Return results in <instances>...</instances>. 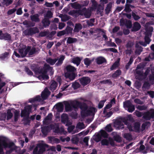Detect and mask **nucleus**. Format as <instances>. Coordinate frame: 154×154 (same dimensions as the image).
<instances>
[{"instance_id": "1", "label": "nucleus", "mask_w": 154, "mask_h": 154, "mask_svg": "<svg viewBox=\"0 0 154 154\" xmlns=\"http://www.w3.org/2000/svg\"><path fill=\"white\" fill-rule=\"evenodd\" d=\"M76 68L71 65H67L64 68L65 76L70 80H73L75 78L76 74L75 73Z\"/></svg>"}, {"instance_id": "2", "label": "nucleus", "mask_w": 154, "mask_h": 154, "mask_svg": "<svg viewBox=\"0 0 154 154\" xmlns=\"http://www.w3.org/2000/svg\"><path fill=\"white\" fill-rule=\"evenodd\" d=\"M0 141L1 142L2 145L5 148H8L10 149L11 151L15 150L16 149V147L14 146V143L13 142H11L9 143H7V139L6 138L3 137L0 139Z\"/></svg>"}, {"instance_id": "3", "label": "nucleus", "mask_w": 154, "mask_h": 154, "mask_svg": "<svg viewBox=\"0 0 154 154\" xmlns=\"http://www.w3.org/2000/svg\"><path fill=\"white\" fill-rule=\"evenodd\" d=\"M142 118L146 120H150L152 119H154V109H151L149 110L144 112L143 113Z\"/></svg>"}, {"instance_id": "4", "label": "nucleus", "mask_w": 154, "mask_h": 154, "mask_svg": "<svg viewBox=\"0 0 154 154\" xmlns=\"http://www.w3.org/2000/svg\"><path fill=\"white\" fill-rule=\"evenodd\" d=\"M39 31L37 27L30 28L27 29L24 31V33L25 35L32 36L34 34L38 33Z\"/></svg>"}, {"instance_id": "5", "label": "nucleus", "mask_w": 154, "mask_h": 154, "mask_svg": "<svg viewBox=\"0 0 154 154\" xmlns=\"http://www.w3.org/2000/svg\"><path fill=\"white\" fill-rule=\"evenodd\" d=\"M124 107L128 108L127 111L130 113H132L135 109V106L132 104L129 101H127L123 102Z\"/></svg>"}, {"instance_id": "6", "label": "nucleus", "mask_w": 154, "mask_h": 154, "mask_svg": "<svg viewBox=\"0 0 154 154\" xmlns=\"http://www.w3.org/2000/svg\"><path fill=\"white\" fill-rule=\"evenodd\" d=\"M54 128V125L50 124L47 126H45L42 128V132L44 135H47L48 132Z\"/></svg>"}, {"instance_id": "7", "label": "nucleus", "mask_w": 154, "mask_h": 154, "mask_svg": "<svg viewBox=\"0 0 154 154\" xmlns=\"http://www.w3.org/2000/svg\"><path fill=\"white\" fill-rule=\"evenodd\" d=\"M81 84L83 86H85L89 84L91 81L90 78L88 76H84L79 79Z\"/></svg>"}, {"instance_id": "8", "label": "nucleus", "mask_w": 154, "mask_h": 154, "mask_svg": "<svg viewBox=\"0 0 154 154\" xmlns=\"http://www.w3.org/2000/svg\"><path fill=\"white\" fill-rule=\"evenodd\" d=\"M68 14L75 18H77L80 15H82V11L80 9L78 10H71L68 12Z\"/></svg>"}, {"instance_id": "9", "label": "nucleus", "mask_w": 154, "mask_h": 154, "mask_svg": "<svg viewBox=\"0 0 154 154\" xmlns=\"http://www.w3.org/2000/svg\"><path fill=\"white\" fill-rule=\"evenodd\" d=\"M51 94V92L47 88H45L44 91L42 92L41 96L43 100H45Z\"/></svg>"}, {"instance_id": "10", "label": "nucleus", "mask_w": 154, "mask_h": 154, "mask_svg": "<svg viewBox=\"0 0 154 154\" xmlns=\"http://www.w3.org/2000/svg\"><path fill=\"white\" fill-rule=\"evenodd\" d=\"M37 146L39 148V154H42L45 151V148L48 147V145L45 144L39 143L37 144Z\"/></svg>"}, {"instance_id": "11", "label": "nucleus", "mask_w": 154, "mask_h": 154, "mask_svg": "<svg viewBox=\"0 0 154 154\" xmlns=\"http://www.w3.org/2000/svg\"><path fill=\"white\" fill-rule=\"evenodd\" d=\"M144 42L140 41L139 42V44L144 47L146 46L147 44H149L151 41V39L149 37L145 36L144 38Z\"/></svg>"}, {"instance_id": "12", "label": "nucleus", "mask_w": 154, "mask_h": 154, "mask_svg": "<svg viewBox=\"0 0 154 154\" xmlns=\"http://www.w3.org/2000/svg\"><path fill=\"white\" fill-rule=\"evenodd\" d=\"M81 10L82 11V15H84L85 17L87 18L90 17L91 16V13L89 11L87 10L86 8H83Z\"/></svg>"}, {"instance_id": "13", "label": "nucleus", "mask_w": 154, "mask_h": 154, "mask_svg": "<svg viewBox=\"0 0 154 154\" xmlns=\"http://www.w3.org/2000/svg\"><path fill=\"white\" fill-rule=\"evenodd\" d=\"M11 35L7 32L3 33L0 37V40H4L5 41H10L11 39Z\"/></svg>"}, {"instance_id": "14", "label": "nucleus", "mask_w": 154, "mask_h": 154, "mask_svg": "<svg viewBox=\"0 0 154 154\" xmlns=\"http://www.w3.org/2000/svg\"><path fill=\"white\" fill-rule=\"evenodd\" d=\"M39 15L38 14H32L30 16L31 20L35 23H38L40 21Z\"/></svg>"}, {"instance_id": "15", "label": "nucleus", "mask_w": 154, "mask_h": 154, "mask_svg": "<svg viewBox=\"0 0 154 154\" xmlns=\"http://www.w3.org/2000/svg\"><path fill=\"white\" fill-rule=\"evenodd\" d=\"M95 61L98 65L104 63H106V60L103 57L100 56L97 57L95 59Z\"/></svg>"}, {"instance_id": "16", "label": "nucleus", "mask_w": 154, "mask_h": 154, "mask_svg": "<svg viewBox=\"0 0 154 154\" xmlns=\"http://www.w3.org/2000/svg\"><path fill=\"white\" fill-rule=\"evenodd\" d=\"M141 27L140 24L138 22H135L133 24V26L131 29L132 32H136L138 31Z\"/></svg>"}, {"instance_id": "17", "label": "nucleus", "mask_w": 154, "mask_h": 154, "mask_svg": "<svg viewBox=\"0 0 154 154\" xmlns=\"http://www.w3.org/2000/svg\"><path fill=\"white\" fill-rule=\"evenodd\" d=\"M42 23L43 26L44 28H46L49 26L51 23L49 19L47 17H45L42 20Z\"/></svg>"}, {"instance_id": "18", "label": "nucleus", "mask_w": 154, "mask_h": 154, "mask_svg": "<svg viewBox=\"0 0 154 154\" xmlns=\"http://www.w3.org/2000/svg\"><path fill=\"white\" fill-rule=\"evenodd\" d=\"M115 125L119 129H123L124 128V125L120 121L117 120L114 122Z\"/></svg>"}, {"instance_id": "19", "label": "nucleus", "mask_w": 154, "mask_h": 154, "mask_svg": "<svg viewBox=\"0 0 154 154\" xmlns=\"http://www.w3.org/2000/svg\"><path fill=\"white\" fill-rule=\"evenodd\" d=\"M97 110L95 108L90 106L88 108V111L87 112V113H88V116L94 115L95 113L97 112Z\"/></svg>"}, {"instance_id": "20", "label": "nucleus", "mask_w": 154, "mask_h": 154, "mask_svg": "<svg viewBox=\"0 0 154 154\" xmlns=\"http://www.w3.org/2000/svg\"><path fill=\"white\" fill-rule=\"evenodd\" d=\"M79 107L81 109V113L82 112L84 113L85 111L88 108V106L85 103L81 102Z\"/></svg>"}, {"instance_id": "21", "label": "nucleus", "mask_w": 154, "mask_h": 154, "mask_svg": "<svg viewBox=\"0 0 154 154\" xmlns=\"http://www.w3.org/2000/svg\"><path fill=\"white\" fill-rule=\"evenodd\" d=\"M139 43H137L136 44L135 47L137 49L135 51V53L137 54H140L141 52L143 51V48L139 45Z\"/></svg>"}, {"instance_id": "22", "label": "nucleus", "mask_w": 154, "mask_h": 154, "mask_svg": "<svg viewBox=\"0 0 154 154\" xmlns=\"http://www.w3.org/2000/svg\"><path fill=\"white\" fill-rule=\"evenodd\" d=\"M52 69V67L50 66L47 63H45L44 65V67L43 69H41L42 72H43L44 73H47V72L49 70H51Z\"/></svg>"}, {"instance_id": "23", "label": "nucleus", "mask_w": 154, "mask_h": 154, "mask_svg": "<svg viewBox=\"0 0 154 154\" xmlns=\"http://www.w3.org/2000/svg\"><path fill=\"white\" fill-rule=\"evenodd\" d=\"M58 60V59L55 58L52 59L51 57H49L46 60V62L51 65H54Z\"/></svg>"}, {"instance_id": "24", "label": "nucleus", "mask_w": 154, "mask_h": 154, "mask_svg": "<svg viewBox=\"0 0 154 154\" xmlns=\"http://www.w3.org/2000/svg\"><path fill=\"white\" fill-rule=\"evenodd\" d=\"M151 125L150 122H149L146 121L143 123L141 125V130L144 131L146 128L147 129Z\"/></svg>"}, {"instance_id": "25", "label": "nucleus", "mask_w": 154, "mask_h": 154, "mask_svg": "<svg viewBox=\"0 0 154 154\" xmlns=\"http://www.w3.org/2000/svg\"><path fill=\"white\" fill-rule=\"evenodd\" d=\"M69 117L66 114H63L61 116V122L65 124L66 122L68 120Z\"/></svg>"}, {"instance_id": "26", "label": "nucleus", "mask_w": 154, "mask_h": 154, "mask_svg": "<svg viewBox=\"0 0 154 154\" xmlns=\"http://www.w3.org/2000/svg\"><path fill=\"white\" fill-rule=\"evenodd\" d=\"M82 28V25L80 23H76L75 24L73 31L74 32H78Z\"/></svg>"}, {"instance_id": "27", "label": "nucleus", "mask_w": 154, "mask_h": 154, "mask_svg": "<svg viewBox=\"0 0 154 154\" xmlns=\"http://www.w3.org/2000/svg\"><path fill=\"white\" fill-rule=\"evenodd\" d=\"M48 139L50 141L53 143H58L60 142V140L59 139L55 138L53 136L49 137Z\"/></svg>"}, {"instance_id": "28", "label": "nucleus", "mask_w": 154, "mask_h": 154, "mask_svg": "<svg viewBox=\"0 0 154 154\" xmlns=\"http://www.w3.org/2000/svg\"><path fill=\"white\" fill-rule=\"evenodd\" d=\"M65 58V56L61 55L58 60V62L56 63V65L57 66H60L63 63V61Z\"/></svg>"}, {"instance_id": "29", "label": "nucleus", "mask_w": 154, "mask_h": 154, "mask_svg": "<svg viewBox=\"0 0 154 154\" xmlns=\"http://www.w3.org/2000/svg\"><path fill=\"white\" fill-rule=\"evenodd\" d=\"M81 103V102L80 101H76L75 102H71L70 103L72 108H76L77 107H79Z\"/></svg>"}, {"instance_id": "30", "label": "nucleus", "mask_w": 154, "mask_h": 154, "mask_svg": "<svg viewBox=\"0 0 154 154\" xmlns=\"http://www.w3.org/2000/svg\"><path fill=\"white\" fill-rule=\"evenodd\" d=\"M81 60L79 57H77L73 58L72 60V62L76 64L78 66L81 63Z\"/></svg>"}, {"instance_id": "31", "label": "nucleus", "mask_w": 154, "mask_h": 154, "mask_svg": "<svg viewBox=\"0 0 154 154\" xmlns=\"http://www.w3.org/2000/svg\"><path fill=\"white\" fill-rule=\"evenodd\" d=\"M31 69L36 74H40L42 72V70L40 69L39 68L36 66H32Z\"/></svg>"}, {"instance_id": "32", "label": "nucleus", "mask_w": 154, "mask_h": 154, "mask_svg": "<svg viewBox=\"0 0 154 154\" xmlns=\"http://www.w3.org/2000/svg\"><path fill=\"white\" fill-rule=\"evenodd\" d=\"M72 108L70 103L67 102L65 104V110L66 112H67L72 110Z\"/></svg>"}, {"instance_id": "33", "label": "nucleus", "mask_w": 154, "mask_h": 154, "mask_svg": "<svg viewBox=\"0 0 154 154\" xmlns=\"http://www.w3.org/2000/svg\"><path fill=\"white\" fill-rule=\"evenodd\" d=\"M113 138L114 140L118 143H120L122 141V138L119 134H116L114 135Z\"/></svg>"}, {"instance_id": "34", "label": "nucleus", "mask_w": 154, "mask_h": 154, "mask_svg": "<svg viewBox=\"0 0 154 154\" xmlns=\"http://www.w3.org/2000/svg\"><path fill=\"white\" fill-rule=\"evenodd\" d=\"M77 41L76 38L69 37L68 38L67 43L69 44H71L76 42Z\"/></svg>"}, {"instance_id": "35", "label": "nucleus", "mask_w": 154, "mask_h": 154, "mask_svg": "<svg viewBox=\"0 0 154 154\" xmlns=\"http://www.w3.org/2000/svg\"><path fill=\"white\" fill-rule=\"evenodd\" d=\"M57 86V83L56 82L54 81L53 83L51 84L50 87V90L53 91L55 90Z\"/></svg>"}, {"instance_id": "36", "label": "nucleus", "mask_w": 154, "mask_h": 154, "mask_svg": "<svg viewBox=\"0 0 154 154\" xmlns=\"http://www.w3.org/2000/svg\"><path fill=\"white\" fill-rule=\"evenodd\" d=\"M121 74V71L120 69L117 70L115 72L112 74V78H116L119 76Z\"/></svg>"}, {"instance_id": "37", "label": "nucleus", "mask_w": 154, "mask_h": 154, "mask_svg": "<svg viewBox=\"0 0 154 154\" xmlns=\"http://www.w3.org/2000/svg\"><path fill=\"white\" fill-rule=\"evenodd\" d=\"M29 114V112H27L26 110L24 109L21 111V116L22 117H28Z\"/></svg>"}, {"instance_id": "38", "label": "nucleus", "mask_w": 154, "mask_h": 154, "mask_svg": "<svg viewBox=\"0 0 154 154\" xmlns=\"http://www.w3.org/2000/svg\"><path fill=\"white\" fill-rule=\"evenodd\" d=\"M112 7V5L110 3L107 5L105 9L106 14H108L110 13Z\"/></svg>"}, {"instance_id": "39", "label": "nucleus", "mask_w": 154, "mask_h": 154, "mask_svg": "<svg viewBox=\"0 0 154 154\" xmlns=\"http://www.w3.org/2000/svg\"><path fill=\"white\" fill-rule=\"evenodd\" d=\"M9 55V53L5 52L4 53L2 54L0 56V60H4L5 59L7 58Z\"/></svg>"}, {"instance_id": "40", "label": "nucleus", "mask_w": 154, "mask_h": 154, "mask_svg": "<svg viewBox=\"0 0 154 154\" xmlns=\"http://www.w3.org/2000/svg\"><path fill=\"white\" fill-rule=\"evenodd\" d=\"M72 7L75 9H80L81 8V5L79 4L74 3L71 4Z\"/></svg>"}, {"instance_id": "41", "label": "nucleus", "mask_w": 154, "mask_h": 154, "mask_svg": "<svg viewBox=\"0 0 154 154\" xmlns=\"http://www.w3.org/2000/svg\"><path fill=\"white\" fill-rule=\"evenodd\" d=\"M36 53H38V51L36 50L35 48L33 47L30 50L29 53V56H32Z\"/></svg>"}, {"instance_id": "42", "label": "nucleus", "mask_w": 154, "mask_h": 154, "mask_svg": "<svg viewBox=\"0 0 154 154\" xmlns=\"http://www.w3.org/2000/svg\"><path fill=\"white\" fill-rule=\"evenodd\" d=\"M150 86V85L149 83L148 82H145L143 84L142 88L143 90L144 89H149V88Z\"/></svg>"}, {"instance_id": "43", "label": "nucleus", "mask_w": 154, "mask_h": 154, "mask_svg": "<svg viewBox=\"0 0 154 154\" xmlns=\"http://www.w3.org/2000/svg\"><path fill=\"white\" fill-rule=\"evenodd\" d=\"M119 61H116L111 66L110 69L111 70H112L118 67L119 66Z\"/></svg>"}, {"instance_id": "44", "label": "nucleus", "mask_w": 154, "mask_h": 154, "mask_svg": "<svg viewBox=\"0 0 154 154\" xmlns=\"http://www.w3.org/2000/svg\"><path fill=\"white\" fill-rule=\"evenodd\" d=\"M133 61V57H130L128 62L125 65V68L128 69L129 68L130 66L132 64Z\"/></svg>"}, {"instance_id": "45", "label": "nucleus", "mask_w": 154, "mask_h": 154, "mask_svg": "<svg viewBox=\"0 0 154 154\" xmlns=\"http://www.w3.org/2000/svg\"><path fill=\"white\" fill-rule=\"evenodd\" d=\"M100 134L101 136L104 138H107L108 137V133L103 130H101Z\"/></svg>"}, {"instance_id": "46", "label": "nucleus", "mask_w": 154, "mask_h": 154, "mask_svg": "<svg viewBox=\"0 0 154 154\" xmlns=\"http://www.w3.org/2000/svg\"><path fill=\"white\" fill-rule=\"evenodd\" d=\"M128 29H131L132 26V24L131 21L130 20H126L125 21V25Z\"/></svg>"}, {"instance_id": "47", "label": "nucleus", "mask_w": 154, "mask_h": 154, "mask_svg": "<svg viewBox=\"0 0 154 154\" xmlns=\"http://www.w3.org/2000/svg\"><path fill=\"white\" fill-rule=\"evenodd\" d=\"M17 7V6L16 5L15 8L9 10L7 12V14L8 15H10L14 13L17 10L16 8Z\"/></svg>"}, {"instance_id": "48", "label": "nucleus", "mask_w": 154, "mask_h": 154, "mask_svg": "<svg viewBox=\"0 0 154 154\" xmlns=\"http://www.w3.org/2000/svg\"><path fill=\"white\" fill-rule=\"evenodd\" d=\"M41 73L42 74V75L39 76L41 77L43 79L48 80L49 79L48 76L46 74L47 73H45L43 72H42Z\"/></svg>"}, {"instance_id": "49", "label": "nucleus", "mask_w": 154, "mask_h": 154, "mask_svg": "<svg viewBox=\"0 0 154 154\" xmlns=\"http://www.w3.org/2000/svg\"><path fill=\"white\" fill-rule=\"evenodd\" d=\"M134 43L133 42L129 41L126 45V47L127 48H131L133 46Z\"/></svg>"}, {"instance_id": "50", "label": "nucleus", "mask_w": 154, "mask_h": 154, "mask_svg": "<svg viewBox=\"0 0 154 154\" xmlns=\"http://www.w3.org/2000/svg\"><path fill=\"white\" fill-rule=\"evenodd\" d=\"M130 6H131V5L128 4H126L124 10L126 12H129L131 11V10L130 8Z\"/></svg>"}, {"instance_id": "51", "label": "nucleus", "mask_w": 154, "mask_h": 154, "mask_svg": "<svg viewBox=\"0 0 154 154\" xmlns=\"http://www.w3.org/2000/svg\"><path fill=\"white\" fill-rule=\"evenodd\" d=\"M91 62V60L88 58H86L84 60V63L87 66H89Z\"/></svg>"}, {"instance_id": "52", "label": "nucleus", "mask_w": 154, "mask_h": 154, "mask_svg": "<svg viewBox=\"0 0 154 154\" xmlns=\"http://www.w3.org/2000/svg\"><path fill=\"white\" fill-rule=\"evenodd\" d=\"M134 129L137 131H139L140 130V124L139 123L136 122L134 123Z\"/></svg>"}, {"instance_id": "53", "label": "nucleus", "mask_w": 154, "mask_h": 154, "mask_svg": "<svg viewBox=\"0 0 154 154\" xmlns=\"http://www.w3.org/2000/svg\"><path fill=\"white\" fill-rule=\"evenodd\" d=\"M101 144L102 145L108 146L109 144V140L106 139H103L101 141Z\"/></svg>"}, {"instance_id": "54", "label": "nucleus", "mask_w": 154, "mask_h": 154, "mask_svg": "<svg viewBox=\"0 0 154 154\" xmlns=\"http://www.w3.org/2000/svg\"><path fill=\"white\" fill-rule=\"evenodd\" d=\"M106 101V99L101 100L99 103L98 105V108L100 109L102 108L103 107L104 103Z\"/></svg>"}, {"instance_id": "55", "label": "nucleus", "mask_w": 154, "mask_h": 154, "mask_svg": "<svg viewBox=\"0 0 154 154\" xmlns=\"http://www.w3.org/2000/svg\"><path fill=\"white\" fill-rule=\"evenodd\" d=\"M7 113V120H9L12 118L13 115L10 110H8Z\"/></svg>"}, {"instance_id": "56", "label": "nucleus", "mask_w": 154, "mask_h": 154, "mask_svg": "<svg viewBox=\"0 0 154 154\" xmlns=\"http://www.w3.org/2000/svg\"><path fill=\"white\" fill-rule=\"evenodd\" d=\"M103 114L105 115V117L109 118L112 115L113 112L112 111H110L108 112L106 111V112L105 113H103Z\"/></svg>"}, {"instance_id": "57", "label": "nucleus", "mask_w": 154, "mask_h": 154, "mask_svg": "<svg viewBox=\"0 0 154 154\" xmlns=\"http://www.w3.org/2000/svg\"><path fill=\"white\" fill-rule=\"evenodd\" d=\"M131 135L129 133H125L124 134V137L127 140H130L132 138Z\"/></svg>"}, {"instance_id": "58", "label": "nucleus", "mask_w": 154, "mask_h": 154, "mask_svg": "<svg viewBox=\"0 0 154 154\" xmlns=\"http://www.w3.org/2000/svg\"><path fill=\"white\" fill-rule=\"evenodd\" d=\"M136 108L139 110L142 111L146 109H147V106L144 105H138L136 107Z\"/></svg>"}, {"instance_id": "59", "label": "nucleus", "mask_w": 154, "mask_h": 154, "mask_svg": "<svg viewBox=\"0 0 154 154\" xmlns=\"http://www.w3.org/2000/svg\"><path fill=\"white\" fill-rule=\"evenodd\" d=\"M52 129L54 130V132L58 134L60 132V128L58 125L56 126H55L54 125V129Z\"/></svg>"}, {"instance_id": "60", "label": "nucleus", "mask_w": 154, "mask_h": 154, "mask_svg": "<svg viewBox=\"0 0 154 154\" xmlns=\"http://www.w3.org/2000/svg\"><path fill=\"white\" fill-rule=\"evenodd\" d=\"M132 15L134 19L135 20H137L140 18V17L139 16L137 15L134 12H132Z\"/></svg>"}, {"instance_id": "61", "label": "nucleus", "mask_w": 154, "mask_h": 154, "mask_svg": "<svg viewBox=\"0 0 154 154\" xmlns=\"http://www.w3.org/2000/svg\"><path fill=\"white\" fill-rule=\"evenodd\" d=\"M19 112L18 111H16L14 112V120L15 122H17L18 120V117L19 116Z\"/></svg>"}, {"instance_id": "62", "label": "nucleus", "mask_w": 154, "mask_h": 154, "mask_svg": "<svg viewBox=\"0 0 154 154\" xmlns=\"http://www.w3.org/2000/svg\"><path fill=\"white\" fill-rule=\"evenodd\" d=\"M25 71L27 73V74L29 75H33V73L31 71L29 68L28 67H25Z\"/></svg>"}, {"instance_id": "63", "label": "nucleus", "mask_w": 154, "mask_h": 154, "mask_svg": "<svg viewBox=\"0 0 154 154\" xmlns=\"http://www.w3.org/2000/svg\"><path fill=\"white\" fill-rule=\"evenodd\" d=\"M72 29L70 27H67L65 29L66 34H69L71 33H72Z\"/></svg>"}, {"instance_id": "64", "label": "nucleus", "mask_w": 154, "mask_h": 154, "mask_svg": "<svg viewBox=\"0 0 154 154\" xmlns=\"http://www.w3.org/2000/svg\"><path fill=\"white\" fill-rule=\"evenodd\" d=\"M105 130L109 132H110L113 130L110 124L107 125L105 128Z\"/></svg>"}]
</instances>
